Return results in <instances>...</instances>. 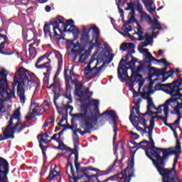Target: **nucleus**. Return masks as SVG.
Instances as JSON below:
<instances>
[{
    "instance_id": "1",
    "label": "nucleus",
    "mask_w": 182,
    "mask_h": 182,
    "mask_svg": "<svg viewBox=\"0 0 182 182\" xmlns=\"http://www.w3.org/2000/svg\"><path fill=\"white\" fill-rule=\"evenodd\" d=\"M181 143L179 139L176 140L174 148H162L161 156V176L162 182H181L176 171L178 160L181 154Z\"/></svg>"
},
{
    "instance_id": "2",
    "label": "nucleus",
    "mask_w": 182,
    "mask_h": 182,
    "mask_svg": "<svg viewBox=\"0 0 182 182\" xmlns=\"http://www.w3.org/2000/svg\"><path fill=\"white\" fill-rule=\"evenodd\" d=\"M53 26L54 37L58 41L64 39L63 32L72 33L74 38H78L80 31L78 27L75 26V21L73 19L64 21V18L60 16H57L56 18H52L49 23H45L43 26L44 37L49 36L50 39L53 38V35L50 32V26Z\"/></svg>"
},
{
    "instance_id": "3",
    "label": "nucleus",
    "mask_w": 182,
    "mask_h": 182,
    "mask_svg": "<svg viewBox=\"0 0 182 182\" xmlns=\"http://www.w3.org/2000/svg\"><path fill=\"white\" fill-rule=\"evenodd\" d=\"M89 101V102H86ZM80 102H85L81 104L80 107V112L79 113L73 114L72 117L73 119L75 121L77 119H82L83 121H85V126H91L89 121V113H88V109L90 106H94L95 108L92 109L93 113H95V115L97 116L99 114V106H100V101L98 100H95L90 97V96L87 95H85V97H82V98H80Z\"/></svg>"
},
{
    "instance_id": "4",
    "label": "nucleus",
    "mask_w": 182,
    "mask_h": 182,
    "mask_svg": "<svg viewBox=\"0 0 182 182\" xmlns=\"http://www.w3.org/2000/svg\"><path fill=\"white\" fill-rule=\"evenodd\" d=\"M105 115L110 116L114 124L117 123V119L118 117L116 114V112L114 111V109H107V111L104 112L102 114L100 113V110H99V114H97V115H95V113L94 112H92V113L90 115L89 114V117H90L89 123L91 124L90 126H86L85 124V122L82 119H77V120H75L80 122V127L84 130L82 131L80 129H77V131L82 136H84L87 134H91L92 130H93L95 124H97L99 117Z\"/></svg>"
},
{
    "instance_id": "5",
    "label": "nucleus",
    "mask_w": 182,
    "mask_h": 182,
    "mask_svg": "<svg viewBox=\"0 0 182 182\" xmlns=\"http://www.w3.org/2000/svg\"><path fill=\"white\" fill-rule=\"evenodd\" d=\"M30 74L28 70L23 67H20L14 77V82L12 85L14 87L17 86V95L20 98V102L22 104H25L26 102V97L23 86L26 84L28 85V82L31 81V79L29 80L28 78Z\"/></svg>"
},
{
    "instance_id": "6",
    "label": "nucleus",
    "mask_w": 182,
    "mask_h": 182,
    "mask_svg": "<svg viewBox=\"0 0 182 182\" xmlns=\"http://www.w3.org/2000/svg\"><path fill=\"white\" fill-rule=\"evenodd\" d=\"M142 149L145 150V154L146 157H148L153 163L154 166L158 173L161 175V152L160 151L156 150L155 148H153L150 144L149 141L147 140H143L139 143V146L136 148L134 154L139 149Z\"/></svg>"
},
{
    "instance_id": "7",
    "label": "nucleus",
    "mask_w": 182,
    "mask_h": 182,
    "mask_svg": "<svg viewBox=\"0 0 182 182\" xmlns=\"http://www.w3.org/2000/svg\"><path fill=\"white\" fill-rule=\"evenodd\" d=\"M65 174L68 175L69 180H73L74 182H77L78 180L82 178L84 176L87 177V179H92V178L97 177V175H88L86 171H90L94 172H98L100 170L97 168H93V166H84L80 169L76 170L77 176H75V172L74 166L70 161H68L65 166ZM88 182V181H84Z\"/></svg>"
},
{
    "instance_id": "8",
    "label": "nucleus",
    "mask_w": 182,
    "mask_h": 182,
    "mask_svg": "<svg viewBox=\"0 0 182 182\" xmlns=\"http://www.w3.org/2000/svg\"><path fill=\"white\" fill-rule=\"evenodd\" d=\"M135 159L134 156L129 158L128 166L124 168V174L123 173H119L118 174L109 176L105 179V181L108 182L109 181H114L117 179H120L119 182H130L132 177L134 176L135 169Z\"/></svg>"
},
{
    "instance_id": "9",
    "label": "nucleus",
    "mask_w": 182,
    "mask_h": 182,
    "mask_svg": "<svg viewBox=\"0 0 182 182\" xmlns=\"http://www.w3.org/2000/svg\"><path fill=\"white\" fill-rule=\"evenodd\" d=\"M55 56L58 60V73L55 74V76L53 77V82L51 85H50V86H47V88L49 90L52 89V87L53 88L52 90V92L53 93L57 92L58 88L59 87V82L56 80V78L58 77V71L62 70V66L63 65V58L62 56V54H60L59 51H55Z\"/></svg>"
},
{
    "instance_id": "10",
    "label": "nucleus",
    "mask_w": 182,
    "mask_h": 182,
    "mask_svg": "<svg viewBox=\"0 0 182 182\" xmlns=\"http://www.w3.org/2000/svg\"><path fill=\"white\" fill-rule=\"evenodd\" d=\"M178 82V81H173L171 83L166 84H156L155 85V89L165 91V89L167 90V93L171 96H179L182 97V92H181L178 90L175 89L172 92L173 87H174L175 85Z\"/></svg>"
},
{
    "instance_id": "11",
    "label": "nucleus",
    "mask_w": 182,
    "mask_h": 182,
    "mask_svg": "<svg viewBox=\"0 0 182 182\" xmlns=\"http://www.w3.org/2000/svg\"><path fill=\"white\" fill-rule=\"evenodd\" d=\"M8 123L9 124L7 127L3 131V135L0 134V141L7 140L9 139H14L15 138L14 134L16 129H15V127H12L13 119H9ZM0 159L8 162L7 160L5 159L4 158L0 157Z\"/></svg>"
},
{
    "instance_id": "12",
    "label": "nucleus",
    "mask_w": 182,
    "mask_h": 182,
    "mask_svg": "<svg viewBox=\"0 0 182 182\" xmlns=\"http://www.w3.org/2000/svg\"><path fill=\"white\" fill-rule=\"evenodd\" d=\"M52 54V53H46V54L41 55L36 62V69H48V68H52L50 65V60L48 57Z\"/></svg>"
},
{
    "instance_id": "13",
    "label": "nucleus",
    "mask_w": 182,
    "mask_h": 182,
    "mask_svg": "<svg viewBox=\"0 0 182 182\" xmlns=\"http://www.w3.org/2000/svg\"><path fill=\"white\" fill-rule=\"evenodd\" d=\"M147 69L149 70V79L150 80L151 85H154L156 81H158L159 79L156 78L154 80H152L151 78L154 77H159L162 76V79L165 77V73L163 72L161 69H158L154 67H151L149 65L146 66Z\"/></svg>"
},
{
    "instance_id": "14",
    "label": "nucleus",
    "mask_w": 182,
    "mask_h": 182,
    "mask_svg": "<svg viewBox=\"0 0 182 182\" xmlns=\"http://www.w3.org/2000/svg\"><path fill=\"white\" fill-rule=\"evenodd\" d=\"M142 52L145 53L144 61H145L146 63H149V68L151 67L152 61H156L158 63H163L166 66H169L170 65V63L167 62L166 58H163V59H161V60L156 59V58L152 56L151 53L149 52V49H142Z\"/></svg>"
},
{
    "instance_id": "15",
    "label": "nucleus",
    "mask_w": 182,
    "mask_h": 182,
    "mask_svg": "<svg viewBox=\"0 0 182 182\" xmlns=\"http://www.w3.org/2000/svg\"><path fill=\"white\" fill-rule=\"evenodd\" d=\"M9 173V162L0 158V182H6L8 180Z\"/></svg>"
},
{
    "instance_id": "16",
    "label": "nucleus",
    "mask_w": 182,
    "mask_h": 182,
    "mask_svg": "<svg viewBox=\"0 0 182 182\" xmlns=\"http://www.w3.org/2000/svg\"><path fill=\"white\" fill-rule=\"evenodd\" d=\"M72 85H75V95L80 98L85 97V96L89 95V90H82L83 88V82H80L77 79L72 80Z\"/></svg>"
},
{
    "instance_id": "17",
    "label": "nucleus",
    "mask_w": 182,
    "mask_h": 182,
    "mask_svg": "<svg viewBox=\"0 0 182 182\" xmlns=\"http://www.w3.org/2000/svg\"><path fill=\"white\" fill-rule=\"evenodd\" d=\"M95 39V36L92 37V39L90 41V35L89 31H87L86 26H82V31L81 33V38H80V41L81 43L85 46H87L90 43H92Z\"/></svg>"
},
{
    "instance_id": "18",
    "label": "nucleus",
    "mask_w": 182,
    "mask_h": 182,
    "mask_svg": "<svg viewBox=\"0 0 182 182\" xmlns=\"http://www.w3.org/2000/svg\"><path fill=\"white\" fill-rule=\"evenodd\" d=\"M5 94L7 95L8 99L16 97L15 92L11 90L9 87H7L6 89L0 88V106L3 105L4 101L2 98L4 97Z\"/></svg>"
},
{
    "instance_id": "19",
    "label": "nucleus",
    "mask_w": 182,
    "mask_h": 182,
    "mask_svg": "<svg viewBox=\"0 0 182 182\" xmlns=\"http://www.w3.org/2000/svg\"><path fill=\"white\" fill-rule=\"evenodd\" d=\"M4 68L0 67V89H6L9 87L7 82V73Z\"/></svg>"
},
{
    "instance_id": "20",
    "label": "nucleus",
    "mask_w": 182,
    "mask_h": 182,
    "mask_svg": "<svg viewBox=\"0 0 182 182\" xmlns=\"http://www.w3.org/2000/svg\"><path fill=\"white\" fill-rule=\"evenodd\" d=\"M163 112L164 113L165 117L160 116V115H155L153 116L150 120V127L152 128H154L155 127V119H159L163 121L164 124L166 122H168V114L169 112H168V108H166L165 109H163Z\"/></svg>"
},
{
    "instance_id": "21",
    "label": "nucleus",
    "mask_w": 182,
    "mask_h": 182,
    "mask_svg": "<svg viewBox=\"0 0 182 182\" xmlns=\"http://www.w3.org/2000/svg\"><path fill=\"white\" fill-rule=\"evenodd\" d=\"M172 103H176L177 105L173 107V111H171V114H176L178 117L177 119L175 120V124H180L181 119L182 118L180 109H182L181 103L179 101H171Z\"/></svg>"
},
{
    "instance_id": "22",
    "label": "nucleus",
    "mask_w": 182,
    "mask_h": 182,
    "mask_svg": "<svg viewBox=\"0 0 182 182\" xmlns=\"http://www.w3.org/2000/svg\"><path fill=\"white\" fill-rule=\"evenodd\" d=\"M58 149L62 151L65 150L67 152H71V154L69 155V158L68 159V163L70 162L71 156L73 154H74V156H75L76 153H78L77 147H75L74 149H71L70 147L66 146L63 142H61V145H60V144H59Z\"/></svg>"
},
{
    "instance_id": "23",
    "label": "nucleus",
    "mask_w": 182,
    "mask_h": 182,
    "mask_svg": "<svg viewBox=\"0 0 182 182\" xmlns=\"http://www.w3.org/2000/svg\"><path fill=\"white\" fill-rule=\"evenodd\" d=\"M0 38H3L4 41L1 42L0 44V53L4 55H12L14 54L15 51H11V53H7L3 50V49L5 48V45L9 41V38L6 35L4 34H0Z\"/></svg>"
},
{
    "instance_id": "24",
    "label": "nucleus",
    "mask_w": 182,
    "mask_h": 182,
    "mask_svg": "<svg viewBox=\"0 0 182 182\" xmlns=\"http://www.w3.org/2000/svg\"><path fill=\"white\" fill-rule=\"evenodd\" d=\"M126 65H122V66L118 67V77L121 80H125L126 78H129L127 70L129 68H126Z\"/></svg>"
},
{
    "instance_id": "25",
    "label": "nucleus",
    "mask_w": 182,
    "mask_h": 182,
    "mask_svg": "<svg viewBox=\"0 0 182 182\" xmlns=\"http://www.w3.org/2000/svg\"><path fill=\"white\" fill-rule=\"evenodd\" d=\"M57 166H54V165H52L50 166V173H49V176H48L47 179L49 181H53L55 179L58 178V177H60V171H57L55 169H56Z\"/></svg>"
},
{
    "instance_id": "26",
    "label": "nucleus",
    "mask_w": 182,
    "mask_h": 182,
    "mask_svg": "<svg viewBox=\"0 0 182 182\" xmlns=\"http://www.w3.org/2000/svg\"><path fill=\"white\" fill-rule=\"evenodd\" d=\"M69 70H67L66 68L64 69L63 76L65 78V92H70V80H74L71 76L68 75Z\"/></svg>"
},
{
    "instance_id": "27",
    "label": "nucleus",
    "mask_w": 182,
    "mask_h": 182,
    "mask_svg": "<svg viewBox=\"0 0 182 182\" xmlns=\"http://www.w3.org/2000/svg\"><path fill=\"white\" fill-rule=\"evenodd\" d=\"M12 119V124H14V120L16 119L18 122L14 124V125L11 127H15L14 129L17 130V128L20 124H22V121L20 119V108H18L16 110L14 111L13 114V117L10 118Z\"/></svg>"
},
{
    "instance_id": "28",
    "label": "nucleus",
    "mask_w": 182,
    "mask_h": 182,
    "mask_svg": "<svg viewBox=\"0 0 182 182\" xmlns=\"http://www.w3.org/2000/svg\"><path fill=\"white\" fill-rule=\"evenodd\" d=\"M177 100H178V99L174 98L173 97H171V99L167 100L163 105H161L158 106V107H155V110H156L158 112H161V113L162 112L161 107H164V109L167 108L168 113H169L168 106L170 105L171 102H177Z\"/></svg>"
},
{
    "instance_id": "29",
    "label": "nucleus",
    "mask_w": 182,
    "mask_h": 182,
    "mask_svg": "<svg viewBox=\"0 0 182 182\" xmlns=\"http://www.w3.org/2000/svg\"><path fill=\"white\" fill-rule=\"evenodd\" d=\"M84 50L85 48L81 46L79 42H77V43L73 44L72 53L77 56L80 55L84 51Z\"/></svg>"
},
{
    "instance_id": "30",
    "label": "nucleus",
    "mask_w": 182,
    "mask_h": 182,
    "mask_svg": "<svg viewBox=\"0 0 182 182\" xmlns=\"http://www.w3.org/2000/svg\"><path fill=\"white\" fill-rule=\"evenodd\" d=\"M50 141H52V140H48L46 141V139H43V138H41L40 141H39V146L42 151L43 153V156H46V150L48 148V146H44L43 143H44L45 144H48Z\"/></svg>"
},
{
    "instance_id": "31",
    "label": "nucleus",
    "mask_w": 182,
    "mask_h": 182,
    "mask_svg": "<svg viewBox=\"0 0 182 182\" xmlns=\"http://www.w3.org/2000/svg\"><path fill=\"white\" fill-rule=\"evenodd\" d=\"M151 130H149L148 132V134H149V143L151 145V147L154 148V149L158 150L159 151H160L161 153L162 151V148H157L155 146V142L152 139V134H153V130L154 129V127H150Z\"/></svg>"
},
{
    "instance_id": "32",
    "label": "nucleus",
    "mask_w": 182,
    "mask_h": 182,
    "mask_svg": "<svg viewBox=\"0 0 182 182\" xmlns=\"http://www.w3.org/2000/svg\"><path fill=\"white\" fill-rule=\"evenodd\" d=\"M178 80H174V81H177V82L174 85L171 92L173 93V92H175V89H176L177 90L180 91V92L182 91V77L181 75H177Z\"/></svg>"
},
{
    "instance_id": "33",
    "label": "nucleus",
    "mask_w": 182,
    "mask_h": 182,
    "mask_svg": "<svg viewBox=\"0 0 182 182\" xmlns=\"http://www.w3.org/2000/svg\"><path fill=\"white\" fill-rule=\"evenodd\" d=\"M65 97L68 99L69 101L67 102V105H65V107L67 109H70L71 112L73 111L74 107L73 106L70 105L73 102V100L72 99V96L70 92H65Z\"/></svg>"
},
{
    "instance_id": "34",
    "label": "nucleus",
    "mask_w": 182,
    "mask_h": 182,
    "mask_svg": "<svg viewBox=\"0 0 182 182\" xmlns=\"http://www.w3.org/2000/svg\"><path fill=\"white\" fill-rule=\"evenodd\" d=\"M144 6L148 9L149 12H154L156 11V6L152 7L153 2L151 0H142Z\"/></svg>"
},
{
    "instance_id": "35",
    "label": "nucleus",
    "mask_w": 182,
    "mask_h": 182,
    "mask_svg": "<svg viewBox=\"0 0 182 182\" xmlns=\"http://www.w3.org/2000/svg\"><path fill=\"white\" fill-rule=\"evenodd\" d=\"M99 65V63L97 62V64L92 68L91 72H90V79L94 77H100V72L97 70V67Z\"/></svg>"
},
{
    "instance_id": "36",
    "label": "nucleus",
    "mask_w": 182,
    "mask_h": 182,
    "mask_svg": "<svg viewBox=\"0 0 182 182\" xmlns=\"http://www.w3.org/2000/svg\"><path fill=\"white\" fill-rule=\"evenodd\" d=\"M47 73H43V82L47 85L48 87H49V77H50V71L53 69V67H47Z\"/></svg>"
},
{
    "instance_id": "37",
    "label": "nucleus",
    "mask_w": 182,
    "mask_h": 182,
    "mask_svg": "<svg viewBox=\"0 0 182 182\" xmlns=\"http://www.w3.org/2000/svg\"><path fill=\"white\" fill-rule=\"evenodd\" d=\"M174 69L171 68L170 70L164 73V78L162 79L161 82H165L169 77H174Z\"/></svg>"
},
{
    "instance_id": "38",
    "label": "nucleus",
    "mask_w": 182,
    "mask_h": 182,
    "mask_svg": "<svg viewBox=\"0 0 182 182\" xmlns=\"http://www.w3.org/2000/svg\"><path fill=\"white\" fill-rule=\"evenodd\" d=\"M143 38L145 39V43L150 45L151 41L154 38V34L149 35L148 33H146L144 36H143Z\"/></svg>"
},
{
    "instance_id": "39",
    "label": "nucleus",
    "mask_w": 182,
    "mask_h": 182,
    "mask_svg": "<svg viewBox=\"0 0 182 182\" xmlns=\"http://www.w3.org/2000/svg\"><path fill=\"white\" fill-rule=\"evenodd\" d=\"M137 62V58L132 55V60L129 63H127L126 65L129 66V68L126 67V69H131V68H134L136 63Z\"/></svg>"
},
{
    "instance_id": "40",
    "label": "nucleus",
    "mask_w": 182,
    "mask_h": 182,
    "mask_svg": "<svg viewBox=\"0 0 182 182\" xmlns=\"http://www.w3.org/2000/svg\"><path fill=\"white\" fill-rule=\"evenodd\" d=\"M91 30H93L94 33L95 35V38H100V29L96 26H93L92 27H90L88 29H87L89 33Z\"/></svg>"
},
{
    "instance_id": "41",
    "label": "nucleus",
    "mask_w": 182,
    "mask_h": 182,
    "mask_svg": "<svg viewBox=\"0 0 182 182\" xmlns=\"http://www.w3.org/2000/svg\"><path fill=\"white\" fill-rule=\"evenodd\" d=\"M78 160H79V154L78 153H75V160H74L75 171H78L81 169V168H80V164L78 162Z\"/></svg>"
},
{
    "instance_id": "42",
    "label": "nucleus",
    "mask_w": 182,
    "mask_h": 182,
    "mask_svg": "<svg viewBox=\"0 0 182 182\" xmlns=\"http://www.w3.org/2000/svg\"><path fill=\"white\" fill-rule=\"evenodd\" d=\"M109 173L107 171H102V173H100L97 171V174H95V175H97V177L94 176L92 177L90 180L88 178V181L89 182H92V181H94L95 180L98 181V177L101 176H105V175H107Z\"/></svg>"
},
{
    "instance_id": "43",
    "label": "nucleus",
    "mask_w": 182,
    "mask_h": 182,
    "mask_svg": "<svg viewBox=\"0 0 182 182\" xmlns=\"http://www.w3.org/2000/svg\"><path fill=\"white\" fill-rule=\"evenodd\" d=\"M134 19V16H132V18H129L128 21H127L123 26H122V31H124V32H127V26L130 24L132 21V20Z\"/></svg>"
},
{
    "instance_id": "44",
    "label": "nucleus",
    "mask_w": 182,
    "mask_h": 182,
    "mask_svg": "<svg viewBox=\"0 0 182 182\" xmlns=\"http://www.w3.org/2000/svg\"><path fill=\"white\" fill-rule=\"evenodd\" d=\"M176 121H174V122H173L172 124H168V122H167V121H166L165 122H164V125L166 126V127H169L170 129H171V130L173 132H175V131H176V129L174 128V126H176L177 124H179V123H176Z\"/></svg>"
},
{
    "instance_id": "45",
    "label": "nucleus",
    "mask_w": 182,
    "mask_h": 182,
    "mask_svg": "<svg viewBox=\"0 0 182 182\" xmlns=\"http://www.w3.org/2000/svg\"><path fill=\"white\" fill-rule=\"evenodd\" d=\"M113 132H114V136H113V144H115V141L117 136V122H114V125H113Z\"/></svg>"
},
{
    "instance_id": "46",
    "label": "nucleus",
    "mask_w": 182,
    "mask_h": 182,
    "mask_svg": "<svg viewBox=\"0 0 182 182\" xmlns=\"http://www.w3.org/2000/svg\"><path fill=\"white\" fill-rule=\"evenodd\" d=\"M134 115H135L134 111H131L130 115H129V120L132 124H133V119H138L139 120L140 118L141 117L140 116H136V115L134 116ZM133 116H134V117H133Z\"/></svg>"
},
{
    "instance_id": "47",
    "label": "nucleus",
    "mask_w": 182,
    "mask_h": 182,
    "mask_svg": "<svg viewBox=\"0 0 182 182\" xmlns=\"http://www.w3.org/2000/svg\"><path fill=\"white\" fill-rule=\"evenodd\" d=\"M91 63L92 62L89 63L87 66L84 68L85 69V75H89L90 72L92 71Z\"/></svg>"
},
{
    "instance_id": "48",
    "label": "nucleus",
    "mask_w": 182,
    "mask_h": 182,
    "mask_svg": "<svg viewBox=\"0 0 182 182\" xmlns=\"http://www.w3.org/2000/svg\"><path fill=\"white\" fill-rule=\"evenodd\" d=\"M129 57H130V55L129 54H127L125 55V59L122 58L119 62V66L120 67L122 65H125V64H123V63H127L128 60L129 59Z\"/></svg>"
},
{
    "instance_id": "49",
    "label": "nucleus",
    "mask_w": 182,
    "mask_h": 182,
    "mask_svg": "<svg viewBox=\"0 0 182 182\" xmlns=\"http://www.w3.org/2000/svg\"><path fill=\"white\" fill-rule=\"evenodd\" d=\"M74 134L75 135L73 136V144H74L75 147L77 148V144H79V136H78L77 134H76L75 132H74Z\"/></svg>"
},
{
    "instance_id": "50",
    "label": "nucleus",
    "mask_w": 182,
    "mask_h": 182,
    "mask_svg": "<svg viewBox=\"0 0 182 182\" xmlns=\"http://www.w3.org/2000/svg\"><path fill=\"white\" fill-rule=\"evenodd\" d=\"M89 57V55L87 54V52L84 53L83 54H81L80 55L79 60L80 61H85Z\"/></svg>"
},
{
    "instance_id": "51",
    "label": "nucleus",
    "mask_w": 182,
    "mask_h": 182,
    "mask_svg": "<svg viewBox=\"0 0 182 182\" xmlns=\"http://www.w3.org/2000/svg\"><path fill=\"white\" fill-rule=\"evenodd\" d=\"M150 44L144 42V43H141V45L139 46V50L140 51V53H143L142 52V49H147V48H146L148 46H149Z\"/></svg>"
},
{
    "instance_id": "52",
    "label": "nucleus",
    "mask_w": 182,
    "mask_h": 182,
    "mask_svg": "<svg viewBox=\"0 0 182 182\" xmlns=\"http://www.w3.org/2000/svg\"><path fill=\"white\" fill-rule=\"evenodd\" d=\"M57 136H58V134H54L53 136L50 138V141L54 140L55 142L58 143L59 144H62V141L60 140V138H57Z\"/></svg>"
},
{
    "instance_id": "53",
    "label": "nucleus",
    "mask_w": 182,
    "mask_h": 182,
    "mask_svg": "<svg viewBox=\"0 0 182 182\" xmlns=\"http://www.w3.org/2000/svg\"><path fill=\"white\" fill-rule=\"evenodd\" d=\"M99 38L100 37H95V43H93L95 47L97 48H100L102 46L101 42L99 41Z\"/></svg>"
},
{
    "instance_id": "54",
    "label": "nucleus",
    "mask_w": 182,
    "mask_h": 182,
    "mask_svg": "<svg viewBox=\"0 0 182 182\" xmlns=\"http://www.w3.org/2000/svg\"><path fill=\"white\" fill-rule=\"evenodd\" d=\"M152 107H155L154 102H152V99L151 97L148 98V106H146V109H152Z\"/></svg>"
},
{
    "instance_id": "55",
    "label": "nucleus",
    "mask_w": 182,
    "mask_h": 182,
    "mask_svg": "<svg viewBox=\"0 0 182 182\" xmlns=\"http://www.w3.org/2000/svg\"><path fill=\"white\" fill-rule=\"evenodd\" d=\"M149 19L153 25H155L156 26H161L160 23L156 18H154V20H152L151 18L149 16Z\"/></svg>"
},
{
    "instance_id": "56",
    "label": "nucleus",
    "mask_w": 182,
    "mask_h": 182,
    "mask_svg": "<svg viewBox=\"0 0 182 182\" xmlns=\"http://www.w3.org/2000/svg\"><path fill=\"white\" fill-rule=\"evenodd\" d=\"M41 109L33 108L32 110V114H36V116H42L43 113H41Z\"/></svg>"
},
{
    "instance_id": "57",
    "label": "nucleus",
    "mask_w": 182,
    "mask_h": 182,
    "mask_svg": "<svg viewBox=\"0 0 182 182\" xmlns=\"http://www.w3.org/2000/svg\"><path fill=\"white\" fill-rule=\"evenodd\" d=\"M133 35H138L139 38H136V41H144V38H143V34L141 33L139 31H138V32H134V33H133Z\"/></svg>"
},
{
    "instance_id": "58",
    "label": "nucleus",
    "mask_w": 182,
    "mask_h": 182,
    "mask_svg": "<svg viewBox=\"0 0 182 182\" xmlns=\"http://www.w3.org/2000/svg\"><path fill=\"white\" fill-rule=\"evenodd\" d=\"M145 69V64L141 63L140 65L136 68V73H140Z\"/></svg>"
},
{
    "instance_id": "59",
    "label": "nucleus",
    "mask_w": 182,
    "mask_h": 182,
    "mask_svg": "<svg viewBox=\"0 0 182 182\" xmlns=\"http://www.w3.org/2000/svg\"><path fill=\"white\" fill-rule=\"evenodd\" d=\"M127 6H128V7L125 8V11H132L134 9V4H133L132 2L128 3L127 4Z\"/></svg>"
},
{
    "instance_id": "60",
    "label": "nucleus",
    "mask_w": 182,
    "mask_h": 182,
    "mask_svg": "<svg viewBox=\"0 0 182 182\" xmlns=\"http://www.w3.org/2000/svg\"><path fill=\"white\" fill-rule=\"evenodd\" d=\"M129 134H130L132 136H132V140L136 141V140L139 139V135L138 134H136V133H135V132H133L132 131H130Z\"/></svg>"
},
{
    "instance_id": "61",
    "label": "nucleus",
    "mask_w": 182,
    "mask_h": 182,
    "mask_svg": "<svg viewBox=\"0 0 182 182\" xmlns=\"http://www.w3.org/2000/svg\"><path fill=\"white\" fill-rule=\"evenodd\" d=\"M53 93H54V97H53L54 106L55 107V108L59 109L58 105L57 102H56V100L58 99L59 97H58V95L56 97L57 92H55H55H53Z\"/></svg>"
},
{
    "instance_id": "62",
    "label": "nucleus",
    "mask_w": 182,
    "mask_h": 182,
    "mask_svg": "<svg viewBox=\"0 0 182 182\" xmlns=\"http://www.w3.org/2000/svg\"><path fill=\"white\" fill-rule=\"evenodd\" d=\"M28 51H29L30 55H33L36 54V48L35 47H29Z\"/></svg>"
},
{
    "instance_id": "63",
    "label": "nucleus",
    "mask_w": 182,
    "mask_h": 182,
    "mask_svg": "<svg viewBox=\"0 0 182 182\" xmlns=\"http://www.w3.org/2000/svg\"><path fill=\"white\" fill-rule=\"evenodd\" d=\"M29 126H23V124H21L19 129L16 130V134H20L21 132H22L23 131V129L26 127H28Z\"/></svg>"
},
{
    "instance_id": "64",
    "label": "nucleus",
    "mask_w": 182,
    "mask_h": 182,
    "mask_svg": "<svg viewBox=\"0 0 182 182\" xmlns=\"http://www.w3.org/2000/svg\"><path fill=\"white\" fill-rule=\"evenodd\" d=\"M120 49L124 50V51H125L127 50H129V48H128V43H124L121 44Z\"/></svg>"
}]
</instances>
